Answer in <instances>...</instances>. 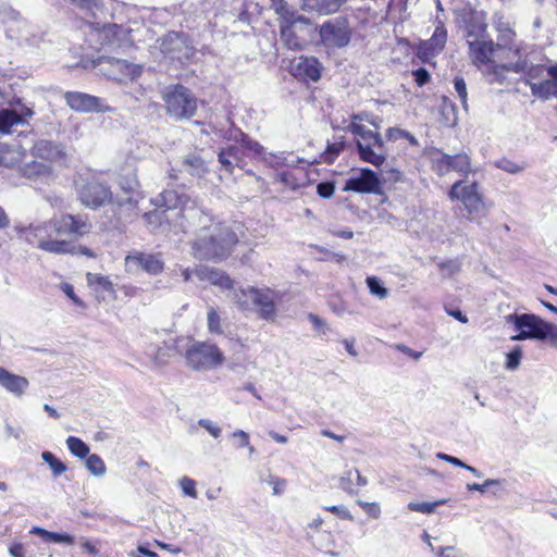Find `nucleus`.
Listing matches in <instances>:
<instances>
[{
    "label": "nucleus",
    "mask_w": 557,
    "mask_h": 557,
    "mask_svg": "<svg viewBox=\"0 0 557 557\" xmlns=\"http://www.w3.org/2000/svg\"><path fill=\"white\" fill-rule=\"evenodd\" d=\"M438 265L442 274L445 276H453L460 271V263L457 260L441 262Z\"/></svg>",
    "instance_id": "54"
},
{
    "label": "nucleus",
    "mask_w": 557,
    "mask_h": 557,
    "mask_svg": "<svg viewBox=\"0 0 557 557\" xmlns=\"http://www.w3.org/2000/svg\"><path fill=\"white\" fill-rule=\"evenodd\" d=\"M499 484H500V480H498V479H486L482 484H479V483L467 484V490L485 493L487 487L494 486V485H499Z\"/></svg>",
    "instance_id": "58"
},
{
    "label": "nucleus",
    "mask_w": 557,
    "mask_h": 557,
    "mask_svg": "<svg viewBox=\"0 0 557 557\" xmlns=\"http://www.w3.org/2000/svg\"><path fill=\"white\" fill-rule=\"evenodd\" d=\"M276 181L290 189H297L305 185L307 175L302 170L296 172L281 171L276 174Z\"/></svg>",
    "instance_id": "33"
},
{
    "label": "nucleus",
    "mask_w": 557,
    "mask_h": 557,
    "mask_svg": "<svg viewBox=\"0 0 557 557\" xmlns=\"http://www.w3.org/2000/svg\"><path fill=\"white\" fill-rule=\"evenodd\" d=\"M198 424L203 428L212 437L219 438L222 433V429L209 419H199Z\"/></svg>",
    "instance_id": "53"
},
{
    "label": "nucleus",
    "mask_w": 557,
    "mask_h": 557,
    "mask_svg": "<svg viewBox=\"0 0 557 557\" xmlns=\"http://www.w3.org/2000/svg\"><path fill=\"white\" fill-rule=\"evenodd\" d=\"M92 224L87 215L64 213L27 226H16V233L29 245L55 255L71 253L73 242L90 233Z\"/></svg>",
    "instance_id": "1"
},
{
    "label": "nucleus",
    "mask_w": 557,
    "mask_h": 557,
    "mask_svg": "<svg viewBox=\"0 0 557 557\" xmlns=\"http://www.w3.org/2000/svg\"><path fill=\"white\" fill-rule=\"evenodd\" d=\"M87 282L90 286H99L103 290H107L111 294H114V288L112 282L109 280L108 276H103L96 273H88L87 274Z\"/></svg>",
    "instance_id": "45"
},
{
    "label": "nucleus",
    "mask_w": 557,
    "mask_h": 557,
    "mask_svg": "<svg viewBox=\"0 0 557 557\" xmlns=\"http://www.w3.org/2000/svg\"><path fill=\"white\" fill-rule=\"evenodd\" d=\"M66 104L74 111L84 113L113 112L106 99L81 91H67L64 95Z\"/></svg>",
    "instance_id": "12"
},
{
    "label": "nucleus",
    "mask_w": 557,
    "mask_h": 557,
    "mask_svg": "<svg viewBox=\"0 0 557 557\" xmlns=\"http://www.w3.org/2000/svg\"><path fill=\"white\" fill-rule=\"evenodd\" d=\"M381 182L376 173L370 169H361L352 173L345 182L344 191L360 194L380 193Z\"/></svg>",
    "instance_id": "13"
},
{
    "label": "nucleus",
    "mask_w": 557,
    "mask_h": 557,
    "mask_svg": "<svg viewBox=\"0 0 557 557\" xmlns=\"http://www.w3.org/2000/svg\"><path fill=\"white\" fill-rule=\"evenodd\" d=\"M18 173L33 183L48 184L55 177L54 170L36 158H32L30 161H23L18 168Z\"/></svg>",
    "instance_id": "20"
},
{
    "label": "nucleus",
    "mask_w": 557,
    "mask_h": 557,
    "mask_svg": "<svg viewBox=\"0 0 557 557\" xmlns=\"http://www.w3.org/2000/svg\"><path fill=\"white\" fill-rule=\"evenodd\" d=\"M522 359V349L520 346H516L511 351L506 355V369L515 371L519 368Z\"/></svg>",
    "instance_id": "47"
},
{
    "label": "nucleus",
    "mask_w": 557,
    "mask_h": 557,
    "mask_svg": "<svg viewBox=\"0 0 557 557\" xmlns=\"http://www.w3.org/2000/svg\"><path fill=\"white\" fill-rule=\"evenodd\" d=\"M0 387L15 397H22L29 387V382L25 376L10 372L0 367Z\"/></svg>",
    "instance_id": "22"
},
{
    "label": "nucleus",
    "mask_w": 557,
    "mask_h": 557,
    "mask_svg": "<svg viewBox=\"0 0 557 557\" xmlns=\"http://www.w3.org/2000/svg\"><path fill=\"white\" fill-rule=\"evenodd\" d=\"M346 0H301V9L306 12L332 14L336 12Z\"/></svg>",
    "instance_id": "27"
},
{
    "label": "nucleus",
    "mask_w": 557,
    "mask_h": 557,
    "mask_svg": "<svg viewBox=\"0 0 557 557\" xmlns=\"http://www.w3.org/2000/svg\"><path fill=\"white\" fill-rule=\"evenodd\" d=\"M321 44L327 48V53L331 54L330 51L333 48H343L348 45L350 37H321Z\"/></svg>",
    "instance_id": "48"
},
{
    "label": "nucleus",
    "mask_w": 557,
    "mask_h": 557,
    "mask_svg": "<svg viewBox=\"0 0 557 557\" xmlns=\"http://www.w3.org/2000/svg\"><path fill=\"white\" fill-rule=\"evenodd\" d=\"M219 162L222 168L228 172L233 173L234 168L238 165L240 161L239 148L235 145H231L226 148L221 149L218 154Z\"/></svg>",
    "instance_id": "32"
},
{
    "label": "nucleus",
    "mask_w": 557,
    "mask_h": 557,
    "mask_svg": "<svg viewBox=\"0 0 557 557\" xmlns=\"http://www.w3.org/2000/svg\"><path fill=\"white\" fill-rule=\"evenodd\" d=\"M196 238L191 243V253L196 259L221 262L234 250L238 243V235L234 224L218 220L207 211L196 218Z\"/></svg>",
    "instance_id": "2"
},
{
    "label": "nucleus",
    "mask_w": 557,
    "mask_h": 557,
    "mask_svg": "<svg viewBox=\"0 0 557 557\" xmlns=\"http://www.w3.org/2000/svg\"><path fill=\"white\" fill-rule=\"evenodd\" d=\"M183 165L185 171L193 176L201 177L208 172L206 162L197 154L187 156L183 161Z\"/></svg>",
    "instance_id": "35"
},
{
    "label": "nucleus",
    "mask_w": 557,
    "mask_h": 557,
    "mask_svg": "<svg viewBox=\"0 0 557 557\" xmlns=\"http://www.w3.org/2000/svg\"><path fill=\"white\" fill-rule=\"evenodd\" d=\"M450 154L441 153L438 158L434 160V169L440 175H445L450 172Z\"/></svg>",
    "instance_id": "51"
},
{
    "label": "nucleus",
    "mask_w": 557,
    "mask_h": 557,
    "mask_svg": "<svg viewBox=\"0 0 557 557\" xmlns=\"http://www.w3.org/2000/svg\"><path fill=\"white\" fill-rule=\"evenodd\" d=\"M188 368L197 372H207L221 367L225 360L220 348L208 342H195L185 352Z\"/></svg>",
    "instance_id": "8"
},
{
    "label": "nucleus",
    "mask_w": 557,
    "mask_h": 557,
    "mask_svg": "<svg viewBox=\"0 0 557 557\" xmlns=\"http://www.w3.org/2000/svg\"><path fill=\"white\" fill-rule=\"evenodd\" d=\"M208 330L211 334H222V320L214 308H209L207 313Z\"/></svg>",
    "instance_id": "46"
},
{
    "label": "nucleus",
    "mask_w": 557,
    "mask_h": 557,
    "mask_svg": "<svg viewBox=\"0 0 557 557\" xmlns=\"http://www.w3.org/2000/svg\"><path fill=\"white\" fill-rule=\"evenodd\" d=\"M32 115L33 111L29 108H23L21 113L9 109L0 110V133H11L14 125L23 124Z\"/></svg>",
    "instance_id": "26"
},
{
    "label": "nucleus",
    "mask_w": 557,
    "mask_h": 557,
    "mask_svg": "<svg viewBox=\"0 0 557 557\" xmlns=\"http://www.w3.org/2000/svg\"><path fill=\"white\" fill-rule=\"evenodd\" d=\"M30 157L39 159L54 170V165L64 160L65 151L58 143L47 139H38L30 148Z\"/></svg>",
    "instance_id": "17"
},
{
    "label": "nucleus",
    "mask_w": 557,
    "mask_h": 557,
    "mask_svg": "<svg viewBox=\"0 0 557 557\" xmlns=\"http://www.w3.org/2000/svg\"><path fill=\"white\" fill-rule=\"evenodd\" d=\"M240 137H242V145L246 149H248L249 151H252L253 153H256L258 156H261V157L263 156L264 149L258 141L251 140L243 133H240Z\"/></svg>",
    "instance_id": "56"
},
{
    "label": "nucleus",
    "mask_w": 557,
    "mask_h": 557,
    "mask_svg": "<svg viewBox=\"0 0 557 557\" xmlns=\"http://www.w3.org/2000/svg\"><path fill=\"white\" fill-rule=\"evenodd\" d=\"M454 88H455L457 96L459 97V99L461 101L462 108L465 110H468V102H467L468 94H467V86H466L465 79L461 77H456L454 79Z\"/></svg>",
    "instance_id": "49"
},
{
    "label": "nucleus",
    "mask_w": 557,
    "mask_h": 557,
    "mask_svg": "<svg viewBox=\"0 0 557 557\" xmlns=\"http://www.w3.org/2000/svg\"><path fill=\"white\" fill-rule=\"evenodd\" d=\"M507 324H512L518 332L510 337L511 341H547L557 345V325L545 321L534 313H512L505 317Z\"/></svg>",
    "instance_id": "4"
},
{
    "label": "nucleus",
    "mask_w": 557,
    "mask_h": 557,
    "mask_svg": "<svg viewBox=\"0 0 557 557\" xmlns=\"http://www.w3.org/2000/svg\"><path fill=\"white\" fill-rule=\"evenodd\" d=\"M65 443H66L67 449L70 450V453L73 456H75L79 459H85L89 455V451H90L89 446L84 441H82L79 437L69 436L66 438Z\"/></svg>",
    "instance_id": "38"
},
{
    "label": "nucleus",
    "mask_w": 557,
    "mask_h": 557,
    "mask_svg": "<svg viewBox=\"0 0 557 557\" xmlns=\"http://www.w3.org/2000/svg\"><path fill=\"white\" fill-rule=\"evenodd\" d=\"M450 171H455L462 176H467L472 172L471 168V159L465 153H457L455 156H450Z\"/></svg>",
    "instance_id": "36"
},
{
    "label": "nucleus",
    "mask_w": 557,
    "mask_h": 557,
    "mask_svg": "<svg viewBox=\"0 0 557 557\" xmlns=\"http://www.w3.org/2000/svg\"><path fill=\"white\" fill-rule=\"evenodd\" d=\"M533 96L546 100L550 97H557V79L545 78L541 82H529Z\"/></svg>",
    "instance_id": "31"
},
{
    "label": "nucleus",
    "mask_w": 557,
    "mask_h": 557,
    "mask_svg": "<svg viewBox=\"0 0 557 557\" xmlns=\"http://www.w3.org/2000/svg\"><path fill=\"white\" fill-rule=\"evenodd\" d=\"M269 484L272 485L274 495H281L285 491L286 480L282 478H270Z\"/></svg>",
    "instance_id": "62"
},
{
    "label": "nucleus",
    "mask_w": 557,
    "mask_h": 557,
    "mask_svg": "<svg viewBox=\"0 0 557 557\" xmlns=\"http://www.w3.org/2000/svg\"><path fill=\"white\" fill-rule=\"evenodd\" d=\"M78 196L83 205L94 209L113 202L110 189L95 180L84 184L78 190Z\"/></svg>",
    "instance_id": "15"
},
{
    "label": "nucleus",
    "mask_w": 557,
    "mask_h": 557,
    "mask_svg": "<svg viewBox=\"0 0 557 557\" xmlns=\"http://www.w3.org/2000/svg\"><path fill=\"white\" fill-rule=\"evenodd\" d=\"M25 159V150L21 146L0 144V165L15 168Z\"/></svg>",
    "instance_id": "28"
},
{
    "label": "nucleus",
    "mask_w": 557,
    "mask_h": 557,
    "mask_svg": "<svg viewBox=\"0 0 557 557\" xmlns=\"http://www.w3.org/2000/svg\"><path fill=\"white\" fill-rule=\"evenodd\" d=\"M448 197L453 201L458 200L462 203L469 220L474 219L476 214L483 213L485 210V203L476 182L465 184L463 181H457L450 187Z\"/></svg>",
    "instance_id": "10"
},
{
    "label": "nucleus",
    "mask_w": 557,
    "mask_h": 557,
    "mask_svg": "<svg viewBox=\"0 0 557 557\" xmlns=\"http://www.w3.org/2000/svg\"><path fill=\"white\" fill-rule=\"evenodd\" d=\"M263 161L273 169L281 168H295L302 160L292 153L286 154L285 152L272 153L264 152L262 156Z\"/></svg>",
    "instance_id": "30"
},
{
    "label": "nucleus",
    "mask_w": 557,
    "mask_h": 557,
    "mask_svg": "<svg viewBox=\"0 0 557 557\" xmlns=\"http://www.w3.org/2000/svg\"><path fill=\"white\" fill-rule=\"evenodd\" d=\"M354 469L345 472L339 479V487L347 493H354Z\"/></svg>",
    "instance_id": "57"
},
{
    "label": "nucleus",
    "mask_w": 557,
    "mask_h": 557,
    "mask_svg": "<svg viewBox=\"0 0 557 557\" xmlns=\"http://www.w3.org/2000/svg\"><path fill=\"white\" fill-rule=\"evenodd\" d=\"M386 137L391 141H396L400 138H404L407 139L411 146H419L418 139L411 133L398 127H389L386 131Z\"/></svg>",
    "instance_id": "42"
},
{
    "label": "nucleus",
    "mask_w": 557,
    "mask_h": 557,
    "mask_svg": "<svg viewBox=\"0 0 557 557\" xmlns=\"http://www.w3.org/2000/svg\"><path fill=\"white\" fill-rule=\"evenodd\" d=\"M146 223L152 232L168 234L173 232L175 235L185 234L187 225L183 221L176 222L166 211L154 210L144 214Z\"/></svg>",
    "instance_id": "16"
},
{
    "label": "nucleus",
    "mask_w": 557,
    "mask_h": 557,
    "mask_svg": "<svg viewBox=\"0 0 557 557\" xmlns=\"http://www.w3.org/2000/svg\"><path fill=\"white\" fill-rule=\"evenodd\" d=\"M180 486L185 495L190 496L193 498L197 497L196 482L193 479L188 476H183L180 480Z\"/></svg>",
    "instance_id": "55"
},
{
    "label": "nucleus",
    "mask_w": 557,
    "mask_h": 557,
    "mask_svg": "<svg viewBox=\"0 0 557 557\" xmlns=\"http://www.w3.org/2000/svg\"><path fill=\"white\" fill-rule=\"evenodd\" d=\"M91 62L94 67H98L100 74L119 83L134 81L143 74L141 65L127 62L116 55L99 54Z\"/></svg>",
    "instance_id": "9"
},
{
    "label": "nucleus",
    "mask_w": 557,
    "mask_h": 557,
    "mask_svg": "<svg viewBox=\"0 0 557 557\" xmlns=\"http://www.w3.org/2000/svg\"><path fill=\"white\" fill-rule=\"evenodd\" d=\"M325 510L334 513L335 516L344 519V520H352V516L349 510L344 505H333L324 507Z\"/></svg>",
    "instance_id": "59"
},
{
    "label": "nucleus",
    "mask_w": 557,
    "mask_h": 557,
    "mask_svg": "<svg viewBox=\"0 0 557 557\" xmlns=\"http://www.w3.org/2000/svg\"><path fill=\"white\" fill-rule=\"evenodd\" d=\"M259 292V288L248 286L246 288H234L230 295L231 300L243 311L253 310L252 295Z\"/></svg>",
    "instance_id": "29"
},
{
    "label": "nucleus",
    "mask_w": 557,
    "mask_h": 557,
    "mask_svg": "<svg viewBox=\"0 0 557 557\" xmlns=\"http://www.w3.org/2000/svg\"><path fill=\"white\" fill-rule=\"evenodd\" d=\"M41 458L50 467L54 476H59L67 470L66 465L57 458L51 451H44L41 454Z\"/></svg>",
    "instance_id": "40"
},
{
    "label": "nucleus",
    "mask_w": 557,
    "mask_h": 557,
    "mask_svg": "<svg viewBox=\"0 0 557 557\" xmlns=\"http://www.w3.org/2000/svg\"><path fill=\"white\" fill-rule=\"evenodd\" d=\"M125 265L129 271L141 269L145 272L157 275L164 269V262L160 253H146L134 251L125 258Z\"/></svg>",
    "instance_id": "18"
},
{
    "label": "nucleus",
    "mask_w": 557,
    "mask_h": 557,
    "mask_svg": "<svg viewBox=\"0 0 557 557\" xmlns=\"http://www.w3.org/2000/svg\"><path fill=\"white\" fill-rule=\"evenodd\" d=\"M412 74L414 76L416 83L419 86H423L430 81V74L425 69H422V67L418 69V70L413 71Z\"/></svg>",
    "instance_id": "64"
},
{
    "label": "nucleus",
    "mask_w": 557,
    "mask_h": 557,
    "mask_svg": "<svg viewBox=\"0 0 557 557\" xmlns=\"http://www.w3.org/2000/svg\"><path fill=\"white\" fill-rule=\"evenodd\" d=\"M445 37H430L421 40L417 47L416 55L422 63H432L433 59L443 50Z\"/></svg>",
    "instance_id": "24"
},
{
    "label": "nucleus",
    "mask_w": 557,
    "mask_h": 557,
    "mask_svg": "<svg viewBox=\"0 0 557 557\" xmlns=\"http://www.w3.org/2000/svg\"><path fill=\"white\" fill-rule=\"evenodd\" d=\"M253 310H256L259 317L267 321H274L276 318V301L280 299L277 292L269 288H259V292H255L252 295Z\"/></svg>",
    "instance_id": "19"
},
{
    "label": "nucleus",
    "mask_w": 557,
    "mask_h": 557,
    "mask_svg": "<svg viewBox=\"0 0 557 557\" xmlns=\"http://www.w3.org/2000/svg\"><path fill=\"white\" fill-rule=\"evenodd\" d=\"M85 459V466L94 476H103L107 473L106 463L99 455L91 454Z\"/></svg>",
    "instance_id": "39"
},
{
    "label": "nucleus",
    "mask_w": 557,
    "mask_h": 557,
    "mask_svg": "<svg viewBox=\"0 0 557 557\" xmlns=\"http://www.w3.org/2000/svg\"><path fill=\"white\" fill-rule=\"evenodd\" d=\"M320 35H349V26L346 17L338 16L322 25Z\"/></svg>",
    "instance_id": "34"
},
{
    "label": "nucleus",
    "mask_w": 557,
    "mask_h": 557,
    "mask_svg": "<svg viewBox=\"0 0 557 557\" xmlns=\"http://www.w3.org/2000/svg\"><path fill=\"white\" fill-rule=\"evenodd\" d=\"M166 113L174 120L190 119L197 110V99L181 84L170 85L161 90Z\"/></svg>",
    "instance_id": "7"
},
{
    "label": "nucleus",
    "mask_w": 557,
    "mask_h": 557,
    "mask_svg": "<svg viewBox=\"0 0 557 557\" xmlns=\"http://www.w3.org/2000/svg\"><path fill=\"white\" fill-rule=\"evenodd\" d=\"M436 458L440 459V460H444L453 466H456V467H459V468H463V469H467V463H465L462 460H460L459 458L457 457H454V456H450V455H447L445 453H437L436 454Z\"/></svg>",
    "instance_id": "61"
},
{
    "label": "nucleus",
    "mask_w": 557,
    "mask_h": 557,
    "mask_svg": "<svg viewBox=\"0 0 557 557\" xmlns=\"http://www.w3.org/2000/svg\"><path fill=\"white\" fill-rule=\"evenodd\" d=\"M78 30L84 34L103 33L104 35H117V25H101L98 22H82Z\"/></svg>",
    "instance_id": "37"
},
{
    "label": "nucleus",
    "mask_w": 557,
    "mask_h": 557,
    "mask_svg": "<svg viewBox=\"0 0 557 557\" xmlns=\"http://www.w3.org/2000/svg\"><path fill=\"white\" fill-rule=\"evenodd\" d=\"M366 283L371 295L377 297L379 299L387 298L388 289L383 286L380 278H377L376 276H369L366 280Z\"/></svg>",
    "instance_id": "43"
},
{
    "label": "nucleus",
    "mask_w": 557,
    "mask_h": 557,
    "mask_svg": "<svg viewBox=\"0 0 557 557\" xmlns=\"http://www.w3.org/2000/svg\"><path fill=\"white\" fill-rule=\"evenodd\" d=\"M323 65L314 57L299 55L290 62V74L305 83H317L322 77Z\"/></svg>",
    "instance_id": "14"
},
{
    "label": "nucleus",
    "mask_w": 557,
    "mask_h": 557,
    "mask_svg": "<svg viewBox=\"0 0 557 557\" xmlns=\"http://www.w3.org/2000/svg\"><path fill=\"white\" fill-rule=\"evenodd\" d=\"M495 166L509 174L522 173L527 168L524 163H519L508 158L499 159L495 162Z\"/></svg>",
    "instance_id": "41"
},
{
    "label": "nucleus",
    "mask_w": 557,
    "mask_h": 557,
    "mask_svg": "<svg viewBox=\"0 0 557 557\" xmlns=\"http://www.w3.org/2000/svg\"><path fill=\"white\" fill-rule=\"evenodd\" d=\"M152 202L157 207L164 208L163 211H166L176 222L183 221L187 226L196 224V218L203 211L195 199L173 189L162 191Z\"/></svg>",
    "instance_id": "6"
},
{
    "label": "nucleus",
    "mask_w": 557,
    "mask_h": 557,
    "mask_svg": "<svg viewBox=\"0 0 557 557\" xmlns=\"http://www.w3.org/2000/svg\"><path fill=\"white\" fill-rule=\"evenodd\" d=\"M357 504L364 510V512L373 518V519H379L380 516H381V507L379 505V503H375V502H372V503H369V502H363L361 499L357 500Z\"/></svg>",
    "instance_id": "52"
},
{
    "label": "nucleus",
    "mask_w": 557,
    "mask_h": 557,
    "mask_svg": "<svg viewBox=\"0 0 557 557\" xmlns=\"http://www.w3.org/2000/svg\"><path fill=\"white\" fill-rule=\"evenodd\" d=\"M233 438L237 440L236 447L243 448L249 446V434L243 430H237L231 435Z\"/></svg>",
    "instance_id": "60"
},
{
    "label": "nucleus",
    "mask_w": 557,
    "mask_h": 557,
    "mask_svg": "<svg viewBox=\"0 0 557 557\" xmlns=\"http://www.w3.org/2000/svg\"><path fill=\"white\" fill-rule=\"evenodd\" d=\"M470 54L473 62L479 66H485L482 69L487 76L491 77V83L502 82L504 78V71L508 70L511 65L502 64L505 59L509 58L510 53H516L510 48H506L504 45H494L492 40H486L485 37H479L474 41L469 42Z\"/></svg>",
    "instance_id": "3"
},
{
    "label": "nucleus",
    "mask_w": 557,
    "mask_h": 557,
    "mask_svg": "<svg viewBox=\"0 0 557 557\" xmlns=\"http://www.w3.org/2000/svg\"><path fill=\"white\" fill-rule=\"evenodd\" d=\"M102 41L100 42L101 48L99 52L100 54H125L127 53L134 46L132 41V37H100Z\"/></svg>",
    "instance_id": "25"
},
{
    "label": "nucleus",
    "mask_w": 557,
    "mask_h": 557,
    "mask_svg": "<svg viewBox=\"0 0 557 557\" xmlns=\"http://www.w3.org/2000/svg\"><path fill=\"white\" fill-rule=\"evenodd\" d=\"M187 37H162L157 40L162 52L170 59L188 60L194 54V50L187 46Z\"/></svg>",
    "instance_id": "21"
},
{
    "label": "nucleus",
    "mask_w": 557,
    "mask_h": 557,
    "mask_svg": "<svg viewBox=\"0 0 557 557\" xmlns=\"http://www.w3.org/2000/svg\"><path fill=\"white\" fill-rule=\"evenodd\" d=\"M195 276L200 281H208L221 289L232 290L234 287L233 280L225 272L206 265L196 267Z\"/></svg>",
    "instance_id": "23"
},
{
    "label": "nucleus",
    "mask_w": 557,
    "mask_h": 557,
    "mask_svg": "<svg viewBox=\"0 0 557 557\" xmlns=\"http://www.w3.org/2000/svg\"><path fill=\"white\" fill-rule=\"evenodd\" d=\"M494 28L500 34L513 33V27L510 21L504 15L496 14L494 16Z\"/></svg>",
    "instance_id": "50"
},
{
    "label": "nucleus",
    "mask_w": 557,
    "mask_h": 557,
    "mask_svg": "<svg viewBox=\"0 0 557 557\" xmlns=\"http://www.w3.org/2000/svg\"><path fill=\"white\" fill-rule=\"evenodd\" d=\"M357 120H362V116L360 114L352 115V121L347 128L356 136L359 158L375 168H381L387 158L384 140L377 132L357 123Z\"/></svg>",
    "instance_id": "5"
},
{
    "label": "nucleus",
    "mask_w": 557,
    "mask_h": 557,
    "mask_svg": "<svg viewBox=\"0 0 557 557\" xmlns=\"http://www.w3.org/2000/svg\"><path fill=\"white\" fill-rule=\"evenodd\" d=\"M49 542L71 545L74 543V537L65 533L51 532V536H49Z\"/></svg>",
    "instance_id": "63"
},
{
    "label": "nucleus",
    "mask_w": 557,
    "mask_h": 557,
    "mask_svg": "<svg viewBox=\"0 0 557 557\" xmlns=\"http://www.w3.org/2000/svg\"><path fill=\"white\" fill-rule=\"evenodd\" d=\"M261 8L273 9L281 20V35H294L304 32L302 25H309L308 20L290 10L285 0H262Z\"/></svg>",
    "instance_id": "11"
},
{
    "label": "nucleus",
    "mask_w": 557,
    "mask_h": 557,
    "mask_svg": "<svg viewBox=\"0 0 557 557\" xmlns=\"http://www.w3.org/2000/svg\"><path fill=\"white\" fill-rule=\"evenodd\" d=\"M446 502H447L446 499H440V500H436V502H433V503L410 502L408 504V508H409V510L416 511V512L432 513V512H434L436 507H438L441 505H445Z\"/></svg>",
    "instance_id": "44"
}]
</instances>
